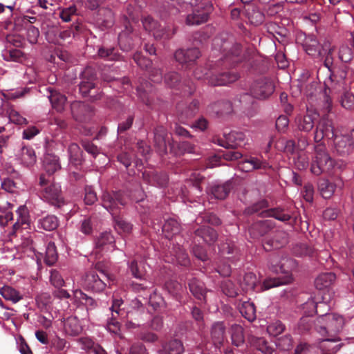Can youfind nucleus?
<instances>
[{"label":"nucleus","instance_id":"obj_1","mask_svg":"<svg viewBox=\"0 0 354 354\" xmlns=\"http://www.w3.org/2000/svg\"><path fill=\"white\" fill-rule=\"evenodd\" d=\"M222 41L220 53L217 54V63L215 62L212 77H210L209 84L212 86H225L236 82L239 75L235 72H223L219 70L222 66L227 67L241 60L240 57L242 48L240 44L234 43L232 38H227L225 36Z\"/></svg>","mask_w":354,"mask_h":354},{"label":"nucleus","instance_id":"obj_2","mask_svg":"<svg viewBox=\"0 0 354 354\" xmlns=\"http://www.w3.org/2000/svg\"><path fill=\"white\" fill-rule=\"evenodd\" d=\"M324 138H334V147L337 153L344 156L350 153L354 149V129L341 135H335L332 121L328 118H322L316 127L314 135L315 142H320Z\"/></svg>","mask_w":354,"mask_h":354},{"label":"nucleus","instance_id":"obj_3","mask_svg":"<svg viewBox=\"0 0 354 354\" xmlns=\"http://www.w3.org/2000/svg\"><path fill=\"white\" fill-rule=\"evenodd\" d=\"M102 206L113 216L115 230L119 234L129 233L132 229L131 225L126 222L122 217L117 216L120 206L126 204L122 194L120 192H104L102 196Z\"/></svg>","mask_w":354,"mask_h":354},{"label":"nucleus","instance_id":"obj_4","mask_svg":"<svg viewBox=\"0 0 354 354\" xmlns=\"http://www.w3.org/2000/svg\"><path fill=\"white\" fill-rule=\"evenodd\" d=\"M182 10L192 8V13L187 16L186 23L188 25H198L207 21L209 15L212 10V4L205 0H183L178 2Z\"/></svg>","mask_w":354,"mask_h":354},{"label":"nucleus","instance_id":"obj_5","mask_svg":"<svg viewBox=\"0 0 354 354\" xmlns=\"http://www.w3.org/2000/svg\"><path fill=\"white\" fill-rule=\"evenodd\" d=\"M317 143L315 147V155L310 170L313 174L317 176L323 173L330 174L333 173L336 163L326 151L325 145L322 143Z\"/></svg>","mask_w":354,"mask_h":354},{"label":"nucleus","instance_id":"obj_6","mask_svg":"<svg viewBox=\"0 0 354 354\" xmlns=\"http://www.w3.org/2000/svg\"><path fill=\"white\" fill-rule=\"evenodd\" d=\"M39 185L41 198L57 207L64 204L61 187L58 184L50 183L42 175L39 178Z\"/></svg>","mask_w":354,"mask_h":354},{"label":"nucleus","instance_id":"obj_7","mask_svg":"<svg viewBox=\"0 0 354 354\" xmlns=\"http://www.w3.org/2000/svg\"><path fill=\"white\" fill-rule=\"evenodd\" d=\"M345 321L343 317L333 313H326L320 316L316 324V328L322 335H326L329 333L339 332L344 325Z\"/></svg>","mask_w":354,"mask_h":354},{"label":"nucleus","instance_id":"obj_8","mask_svg":"<svg viewBox=\"0 0 354 354\" xmlns=\"http://www.w3.org/2000/svg\"><path fill=\"white\" fill-rule=\"evenodd\" d=\"M223 39L224 37L223 35L214 39L210 58L206 64L205 68H197L194 72V75L196 79L207 80L209 83L210 77H212V73L214 70L215 62L217 63L218 62V60H216L217 54L220 53V47Z\"/></svg>","mask_w":354,"mask_h":354},{"label":"nucleus","instance_id":"obj_9","mask_svg":"<svg viewBox=\"0 0 354 354\" xmlns=\"http://www.w3.org/2000/svg\"><path fill=\"white\" fill-rule=\"evenodd\" d=\"M275 89L273 81L268 77L257 79L251 86V95L259 100L268 98L274 93Z\"/></svg>","mask_w":354,"mask_h":354},{"label":"nucleus","instance_id":"obj_10","mask_svg":"<svg viewBox=\"0 0 354 354\" xmlns=\"http://www.w3.org/2000/svg\"><path fill=\"white\" fill-rule=\"evenodd\" d=\"M110 277L102 272V277H99L95 271L91 270L86 273L84 277V286L95 292L102 291L106 287L105 280H109Z\"/></svg>","mask_w":354,"mask_h":354},{"label":"nucleus","instance_id":"obj_11","mask_svg":"<svg viewBox=\"0 0 354 354\" xmlns=\"http://www.w3.org/2000/svg\"><path fill=\"white\" fill-rule=\"evenodd\" d=\"M17 219L12 225L11 234H16L22 230L29 229L30 227V216L28 207L25 205H20L16 210Z\"/></svg>","mask_w":354,"mask_h":354},{"label":"nucleus","instance_id":"obj_12","mask_svg":"<svg viewBox=\"0 0 354 354\" xmlns=\"http://www.w3.org/2000/svg\"><path fill=\"white\" fill-rule=\"evenodd\" d=\"M142 24L147 31L153 32V35L156 39H167L174 34V32L171 33L168 29L162 28L151 17H145L142 19Z\"/></svg>","mask_w":354,"mask_h":354},{"label":"nucleus","instance_id":"obj_13","mask_svg":"<svg viewBox=\"0 0 354 354\" xmlns=\"http://www.w3.org/2000/svg\"><path fill=\"white\" fill-rule=\"evenodd\" d=\"M245 136L240 131H232L228 133H224L223 139H218L219 145L225 148H234L245 144Z\"/></svg>","mask_w":354,"mask_h":354},{"label":"nucleus","instance_id":"obj_14","mask_svg":"<svg viewBox=\"0 0 354 354\" xmlns=\"http://www.w3.org/2000/svg\"><path fill=\"white\" fill-rule=\"evenodd\" d=\"M123 304V301L121 299H113L112 306L110 308L111 310V317L107 322L108 330L112 333H116L119 330V322L116 320L118 315L122 314V310L120 306Z\"/></svg>","mask_w":354,"mask_h":354},{"label":"nucleus","instance_id":"obj_15","mask_svg":"<svg viewBox=\"0 0 354 354\" xmlns=\"http://www.w3.org/2000/svg\"><path fill=\"white\" fill-rule=\"evenodd\" d=\"M200 55L201 53L199 50L196 48H192L186 50L183 49L176 50L174 54V57L178 63L183 65L195 62Z\"/></svg>","mask_w":354,"mask_h":354},{"label":"nucleus","instance_id":"obj_16","mask_svg":"<svg viewBox=\"0 0 354 354\" xmlns=\"http://www.w3.org/2000/svg\"><path fill=\"white\" fill-rule=\"evenodd\" d=\"M304 48L310 56L319 57L322 55V44L320 45L313 35H308L306 37Z\"/></svg>","mask_w":354,"mask_h":354},{"label":"nucleus","instance_id":"obj_17","mask_svg":"<svg viewBox=\"0 0 354 354\" xmlns=\"http://www.w3.org/2000/svg\"><path fill=\"white\" fill-rule=\"evenodd\" d=\"M245 165H250V168L245 169L246 172L269 167V165L266 160H261L257 157H250L249 159L240 162L239 165V169H245Z\"/></svg>","mask_w":354,"mask_h":354},{"label":"nucleus","instance_id":"obj_18","mask_svg":"<svg viewBox=\"0 0 354 354\" xmlns=\"http://www.w3.org/2000/svg\"><path fill=\"white\" fill-rule=\"evenodd\" d=\"M19 156L21 163L26 167L34 165L37 161L35 152L34 149L30 147H22Z\"/></svg>","mask_w":354,"mask_h":354},{"label":"nucleus","instance_id":"obj_19","mask_svg":"<svg viewBox=\"0 0 354 354\" xmlns=\"http://www.w3.org/2000/svg\"><path fill=\"white\" fill-rule=\"evenodd\" d=\"M231 183L227 182L223 185H213L209 191V193L216 199H225L231 190Z\"/></svg>","mask_w":354,"mask_h":354},{"label":"nucleus","instance_id":"obj_20","mask_svg":"<svg viewBox=\"0 0 354 354\" xmlns=\"http://www.w3.org/2000/svg\"><path fill=\"white\" fill-rule=\"evenodd\" d=\"M43 165L46 171L49 174H54L61 168L59 158L50 153L44 156Z\"/></svg>","mask_w":354,"mask_h":354},{"label":"nucleus","instance_id":"obj_21","mask_svg":"<svg viewBox=\"0 0 354 354\" xmlns=\"http://www.w3.org/2000/svg\"><path fill=\"white\" fill-rule=\"evenodd\" d=\"M162 230L164 236L167 239H171L174 236L177 235L180 232V227L176 219L169 218L166 220Z\"/></svg>","mask_w":354,"mask_h":354},{"label":"nucleus","instance_id":"obj_22","mask_svg":"<svg viewBox=\"0 0 354 354\" xmlns=\"http://www.w3.org/2000/svg\"><path fill=\"white\" fill-rule=\"evenodd\" d=\"M49 100L53 109L57 112H62L64 109L66 97L56 91H49Z\"/></svg>","mask_w":354,"mask_h":354},{"label":"nucleus","instance_id":"obj_23","mask_svg":"<svg viewBox=\"0 0 354 354\" xmlns=\"http://www.w3.org/2000/svg\"><path fill=\"white\" fill-rule=\"evenodd\" d=\"M241 314L248 321L252 322L256 318V309L253 303L248 301H242L238 306Z\"/></svg>","mask_w":354,"mask_h":354},{"label":"nucleus","instance_id":"obj_24","mask_svg":"<svg viewBox=\"0 0 354 354\" xmlns=\"http://www.w3.org/2000/svg\"><path fill=\"white\" fill-rule=\"evenodd\" d=\"M59 225V221L54 215H48L37 221V227L46 231H53Z\"/></svg>","mask_w":354,"mask_h":354},{"label":"nucleus","instance_id":"obj_25","mask_svg":"<svg viewBox=\"0 0 354 354\" xmlns=\"http://www.w3.org/2000/svg\"><path fill=\"white\" fill-rule=\"evenodd\" d=\"M336 185L326 178L320 179L318 183V189L324 198H330L334 194Z\"/></svg>","mask_w":354,"mask_h":354},{"label":"nucleus","instance_id":"obj_26","mask_svg":"<svg viewBox=\"0 0 354 354\" xmlns=\"http://www.w3.org/2000/svg\"><path fill=\"white\" fill-rule=\"evenodd\" d=\"M195 233L197 236L201 237L208 244L213 243L217 239V234L216 231L209 227L203 226L202 227L196 230Z\"/></svg>","mask_w":354,"mask_h":354},{"label":"nucleus","instance_id":"obj_27","mask_svg":"<svg viewBox=\"0 0 354 354\" xmlns=\"http://www.w3.org/2000/svg\"><path fill=\"white\" fill-rule=\"evenodd\" d=\"M336 277L332 272L320 274L315 281V287L319 290H322L330 286L335 281Z\"/></svg>","mask_w":354,"mask_h":354},{"label":"nucleus","instance_id":"obj_28","mask_svg":"<svg viewBox=\"0 0 354 354\" xmlns=\"http://www.w3.org/2000/svg\"><path fill=\"white\" fill-rule=\"evenodd\" d=\"M114 242L113 236L110 232H104L100 234L95 241V249L94 252L97 254L104 250V248L111 245Z\"/></svg>","mask_w":354,"mask_h":354},{"label":"nucleus","instance_id":"obj_29","mask_svg":"<svg viewBox=\"0 0 354 354\" xmlns=\"http://www.w3.org/2000/svg\"><path fill=\"white\" fill-rule=\"evenodd\" d=\"M334 50L333 47L331 46L330 43L328 41H325L322 44V55L319 57H325L324 61V66L329 70L330 72L332 71L333 67V57L332 53Z\"/></svg>","mask_w":354,"mask_h":354},{"label":"nucleus","instance_id":"obj_30","mask_svg":"<svg viewBox=\"0 0 354 354\" xmlns=\"http://www.w3.org/2000/svg\"><path fill=\"white\" fill-rule=\"evenodd\" d=\"M73 296L75 301L85 306L87 309H92L96 306L95 301L80 290H75Z\"/></svg>","mask_w":354,"mask_h":354},{"label":"nucleus","instance_id":"obj_31","mask_svg":"<svg viewBox=\"0 0 354 354\" xmlns=\"http://www.w3.org/2000/svg\"><path fill=\"white\" fill-rule=\"evenodd\" d=\"M69 161L71 164L79 165L82 161V151L79 145L76 143H72L68 149Z\"/></svg>","mask_w":354,"mask_h":354},{"label":"nucleus","instance_id":"obj_32","mask_svg":"<svg viewBox=\"0 0 354 354\" xmlns=\"http://www.w3.org/2000/svg\"><path fill=\"white\" fill-rule=\"evenodd\" d=\"M189 287L191 292L196 298L199 300L205 299L206 292L202 282L193 279L189 283Z\"/></svg>","mask_w":354,"mask_h":354},{"label":"nucleus","instance_id":"obj_33","mask_svg":"<svg viewBox=\"0 0 354 354\" xmlns=\"http://www.w3.org/2000/svg\"><path fill=\"white\" fill-rule=\"evenodd\" d=\"M276 148L279 151H283L287 153L294 154L297 151L295 143L292 140L285 138L279 139L275 144Z\"/></svg>","mask_w":354,"mask_h":354},{"label":"nucleus","instance_id":"obj_34","mask_svg":"<svg viewBox=\"0 0 354 354\" xmlns=\"http://www.w3.org/2000/svg\"><path fill=\"white\" fill-rule=\"evenodd\" d=\"M259 214L263 217H274L281 221H287L290 218L289 214H285L282 210L279 209L262 210Z\"/></svg>","mask_w":354,"mask_h":354},{"label":"nucleus","instance_id":"obj_35","mask_svg":"<svg viewBox=\"0 0 354 354\" xmlns=\"http://www.w3.org/2000/svg\"><path fill=\"white\" fill-rule=\"evenodd\" d=\"M0 294L5 299L12 301L13 303H17L21 299L20 294L10 286L2 287L0 289Z\"/></svg>","mask_w":354,"mask_h":354},{"label":"nucleus","instance_id":"obj_36","mask_svg":"<svg viewBox=\"0 0 354 354\" xmlns=\"http://www.w3.org/2000/svg\"><path fill=\"white\" fill-rule=\"evenodd\" d=\"M231 337L233 344L239 346L244 342L243 328L238 324L232 325L230 328Z\"/></svg>","mask_w":354,"mask_h":354},{"label":"nucleus","instance_id":"obj_37","mask_svg":"<svg viewBox=\"0 0 354 354\" xmlns=\"http://www.w3.org/2000/svg\"><path fill=\"white\" fill-rule=\"evenodd\" d=\"M296 122L299 129L304 131H310L314 127V119L309 114H306L304 117H297Z\"/></svg>","mask_w":354,"mask_h":354},{"label":"nucleus","instance_id":"obj_38","mask_svg":"<svg viewBox=\"0 0 354 354\" xmlns=\"http://www.w3.org/2000/svg\"><path fill=\"white\" fill-rule=\"evenodd\" d=\"M251 344L264 354H272L274 349L268 345V342L261 337H252Z\"/></svg>","mask_w":354,"mask_h":354},{"label":"nucleus","instance_id":"obj_39","mask_svg":"<svg viewBox=\"0 0 354 354\" xmlns=\"http://www.w3.org/2000/svg\"><path fill=\"white\" fill-rule=\"evenodd\" d=\"M212 336L215 344H221L225 338V326L222 322L215 323L212 328Z\"/></svg>","mask_w":354,"mask_h":354},{"label":"nucleus","instance_id":"obj_40","mask_svg":"<svg viewBox=\"0 0 354 354\" xmlns=\"http://www.w3.org/2000/svg\"><path fill=\"white\" fill-rule=\"evenodd\" d=\"M57 260V252L54 243L49 242L46 246L45 262L48 266L53 265Z\"/></svg>","mask_w":354,"mask_h":354},{"label":"nucleus","instance_id":"obj_41","mask_svg":"<svg viewBox=\"0 0 354 354\" xmlns=\"http://www.w3.org/2000/svg\"><path fill=\"white\" fill-rule=\"evenodd\" d=\"M340 339L339 338H326L321 341V351L319 354H335L337 353L340 348L342 347V344L336 345L335 346L330 348L327 346L325 343L326 342H338Z\"/></svg>","mask_w":354,"mask_h":354},{"label":"nucleus","instance_id":"obj_42","mask_svg":"<svg viewBox=\"0 0 354 354\" xmlns=\"http://www.w3.org/2000/svg\"><path fill=\"white\" fill-rule=\"evenodd\" d=\"M129 268L133 276L138 279H142L145 277L147 272L144 263L140 261L138 263L136 261H133L129 265Z\"/></svg>","mask_w":354,"mask_h":354},{"label":"nucleus","instance_id":"obj_43","mask_svg":"<svg viewBox=\"0 0 354 354\" xmlns=\"http://www.w3.org/2000/svg\"><path fill=\"white\" fill-rule=\"evenodd\" d=\"M247 15L251 24L257 26L263 21L264 16L261 12L254 7L247 9Z\"/></svg>","mask_w":354,"mask_h":354},{"label":"nucleus","instance_id":"obj_44","mask_svg":"<svg viewBox=\"0 0 354 354\" xmlns=\"http://www.w3.org/2000/svg\"><path fill=\"white\" fill-rule=\"evenodd\" d=\"M257 283V279L255 274L252 272H249L245 274L241 286L245 291L252 290L254 289Z\"/></svg>","mask_w":354,"mask_h":354},{"label":"nucleus","instance_id":"obj_45","mask_svg":"<svg viewBox=\"0 0 354 354\" xmlns=\"http://www.w3.org/2000/svg\"><path fill=\"white\" fill-rule=\"evenodd\" d=\"M320 351L321 345L318 347L300 344L295 348V354H319Z\"/></svg>","mask_w":354,"mask_h":354},{"label":"nucleus","instance_id":"obj_46","mask_svg":"<svg viewBox=\"0 0 354 354\" xmlns=\"http://www.w3.org/2000/svg\"><path fill=\"white\" fill-rule=\"evenodd\" d=\"M222 291L228 297H234L238 295V290L234 283L230 280H225L221 285Z\"/></svg>","mask_w":354,"mask_h":354},{"label":"nucleus","instance_id":"obj_47","mask_svg":"<svg viewBox=\"0 0 354 354\" xmlns=\"http://www.w3.org/2000/svg\"><path fill=\"white\" fill-rule=\"evenodd\" d=\"M174 257L175 261L177 263L183 266H187L189 264L188 255L182 248H178V249L175 251Z\"/></svg>","mask_w":354,"mask_h":354},{"label":"nucleus","instance_id":"obj_48","mask_svg":"<svg viewBox=\"0 0 354 354\" xmlns=\"http://www.w3.org/2000/svg\"><path fill=\"white\" fill-rule=\"evenodd\" d=\"M294 253L300 257L309 256L313 257L315 254V250L307 245L306 244L302 243L297 245L294 248Z\"/></svg>","mask_w":354,"mask_h":354},{"label":"nucleus","instance_id":"obj_49","mask_svg":"<svg viewBox=\"0 0 354 354\" xmlns=\"http://www.w3.org/2000/svg\"><path fill=\"white\" fill-rule=\"evenodd\" d=\"M167 350L169 354H182L184 352V347L180 341L174 339L169 342Z\"/></svg>","mask_w":354,"mask_h":354},{"label":"nucleus","instance_id":"obj_50","mask_svg":"<svg viewBox=\"0 0 354 354\" xmlns=\"http://www.w3.org/2000/svg\"><path fill=\"white\" fill-rule=\"evenodd\" d=\"M294 163L299 170L305 169L308 166V158L304 153H299L293 158Z\"/></svg>","mask_w":354,"mask_h":354},{"label":"nucleus","instance_id":"obj_51","mask_svg":"<svg viewBox=\"0 0 354 354\" xmlns=\"http://www.w3.org/2000/svg\"><path fill=\"white\" fill-rule=\"evenodd\" d=\"M66 330L72 335H76L81 331V327L75 318H69L65 324Z\"/></svg>","mask_w":354,"mask_h":354},{"label":"nucleus","instance_id":"obj_52","mask_svg":"<svg viewBox=\"0 0 354 354\" xmlns=\"http://www.w3.org/2000/svg\"><path fill=\"white\" fill-rule=\"evenodd\" d=\"M4 59L7 61L21 62L24 54L18 49H12L3 54Z\"/></svg>","mask_w":354,"mask_h":354},{"label":"nucleus","instance_id":"obj_53","mask_svg":"<svg viewBox=\"0 0 354 354\" xmlns=\"http://www.w3.org/2000/svg\"><path fill=\"white\" fill-rule=\"evenodd\" d=\"M285 329V326L280 321H275L268 325L267 328L268 333L272 336L280 335Z\"/></svg>","mask_w":354,"mask_h":354},{"label":"nucleus","instance_id":"obj_54","mask_svg":"<svg viewBox=\"0 0 354 354\" xmlns=\"http://www.w3.org/2000/svg\"><path fill=\"white\" fill-rule=\"evenodd\" d=\"M50 281L51 284L57 288H60L64 285V281L62 277L59 272L55 270L50 271Z\"/></svg>","mask_w":354,"mask_h":354},{"label":"nucleus","instance_id":"obj_55","mask_svg":"<svg viewBox=\"0 0 354 354\" xmlns=\"http://www.w3.org/2000/svg\"><path fill=\"white\" fill-rule=\"evenodd\" d=\"M155 142L159 145L160 148L165 149V129L160 127L156 129L154 133Z\"/></svg>","mask_w":354,"mask_h":354},{"label":"nucleus","instance_id":"obj_56","mask_svg":"<svg viewBox=\"0 0 354 354\" xmlns=\"http://www.w3.org/2000/svg\"><path fill=\"white\" fill-rule=\"evenodd\" d=\"M268 226L267 221H260L254 224L250 230V233L254 236H262L266 232V227Z\"/></svg>","mask_w":354,"mask_h":354},{"label":"nucleus","instance_id":"obj_57","mask_svg":"<svg viewBox=\"0 0 354 354\" xmlns=\"http://www.w3.org/2000/svg\"><path fill=\"white\" fill-rule=\"evenodd\" d=\"M342 105L346 109H354V94L346 92L342 97Z\"/></svg>","mask_w":354,"mask_h":354},{"label":"nucleus","instance_id":"obj_58","mask_svg":"<svg viewBox=\"0 0 354 354\" xmlns=\"http://www.w3.org/2000/svg\"><path fill=\"white\" fill-rule=\"evenodd\" d=\"M276 346L283 351L289 350L292 347V339L290 335H285L279 338L276 342Z\"/></svg>","mask_w":354,"mask_h":354},{"label":"nucleus","instance_id":"obj_59","mask_svg":"<svg viewBox=\"0 0 354 354\" xmlns=\"http://www.w3.org/2000/svg\"><path fill=\"white\" fill-rule=\"evenodd\" d=\"M76 8L75 6H69L68 8L62 10L59 12L60 18L65 22H68L71 20V17L75 15Z\"/></svg>","mask_w":354,"mask_h":354},{"label":"nucleus","instance_id":"obj_60","mask_svg":"<svg viewBox=\"0 0 354 354\" xmlns=\"http://www.w3.org/2000/svg\"><path fill=\"white\" fill-rule=\"evenodd\" d=\"M1 187L9 193H15L18 187L17 183L11 178H5L1 183Z\"/></svg>","mask_w":354,"mask_h":354},{"label":"nucleus","instance_id":"obj_61","mask_svg":"<svg viewBox=\"0 0 354 354\" xmlns=\"http://www.w3.org/2000/svg\"><path fill=\"white\" fill-rule=\"evenodd\" d=\"M39 36V29L33 26H30L27 29V39L32 44H36Z\"/></svg>","mask_w":354,"mask_h":354},{"label":"nucleus","instance_id":"obj_62","mask_svg":"<svg viewBox=\"0 0 354 354\" xmlns=\"http://www.w3.org/2000/svg\"><path fill=\"white\" fill-rule=\"evenodd\" d=\"M97 201V196L91 187L85 188L84 202L86 205H92Z\"/></svg>","mask_w":354,"mask_h":354},{"label":"nucleus","instance_id":"obj_63","mask_svg":"<svg viewBox=\"0 0 354 354\" xmlns=\"http://www.w3.org/2000/svg\"><path fill=\"white\" fill-rule=\"evenodd\" d=\"M9 119L12 122L17 124H27V120L15 110H11L9 113Z\"/></svg>","mask_w":354,"mask_h":354},{"label":"nucleus","instance_id":"obj_64","mask_svg":"<svg viewBox=\"0 0 354 354\" xmlns=\"http://www.w3.org/2000/svg\"><path fill=\"white\" fill-rule=\"evenodd\" d=\"M168 181V177L167 174H154L152 176V180L151 181H149V183L157 185L158 186H164L167 184Z\"/></svg>","mask_w":354,"mask_h":354}]
</instances>
